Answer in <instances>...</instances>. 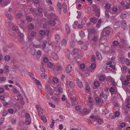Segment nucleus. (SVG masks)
I'll return each mask as SVG.
<instances>
[{"mask_svg":"<svg viewBox=\"0 0 130 130\" xmlns=\"http://www.w3.org/2000/svg\"><path fill=\"white\" fill-rule=\"evenodd\" d=\"M41 77L43 78H47V75L45 74L44 73H43L41 74Z\"/></svg>","mask_w":130,"mask_h":130,"instance_id":"nucleus-35","label":"nucleus"},{"mask_svg":"<svg viewBox=\"0 0 130 130\" xmlns=\"http://www.w3.org/2000/svg\"><path fill=\"white\" fill-rule=\"evenodd\" d=\"M98 18L96 17H92L90 18V20L91 22L93 24H95L97 22Z\"/></svg>","mask_w":130,"mask_h":130,"instance_id":"nucleus-15","label":"nucleus"},{"mask_svg":"<svg viewBox=\"0 0 130 130\" xmlns=\"http://www.w3.org/2000/svg\"><path fill=\"white\" fill-rule=\"evenodd\" d=\"M109 10L108 9H106L105 13V17L107 18H109L110 17V15L109 13Z\"/></svg>","mask_w":130,"mask_h":130,"instance_id":"nucleus-20","label":"nucleus"},{"mask_svg":"<svg viewBox=\"0 0 130 130\" xmlns=\"http://www.w3.org/2000/svg\"><path fill=\"white\" fill-rule=\"evenodd\" d=\"M71 37L72 40L73 42H74L75 39V35L73 34H72L71 35Z\"/></svg>","mask_w":130,"mask_h":130,"instance_id":"nucleus-61","label":"nucleus"},{"mask_svg":"<svg viewBox=\"0 0 130 130\" xmlns=\"http://www.w3.org/2000/svg\"><path fill=\"white\" fill-rule=\"evenodd\" d=\"M47 66L48 67L51 68L53 67V65L51 62H49L47 64Z\"/></svg>","mask_w":130,"mask_h":130,"instance_id":"nucleus-43","label":"nucleus"},{"mask_svg":"<svg viewBox=\"0 0 130 130\" xmlns=\"http://www.w3.org/2000/svg\"><path fill=\"white\" fill-rule=\"evenodd\" d=\"M78 23L76 21L74 22V24L73 25V26L74 28H76L78 26Z\"/></svg>","mask_w":130,"mask_h":130,"instance_id":"nucleus-51","label":"nucleus"},{"mask_svg":"<svg viewBox=\"0 0 130 130\" xmlns=\"http://www.w3.org/2000/svg\"><path fill=\"white\" fill-rule=\"evenodd\" d=\"M65 27L67 34L69 33L70 32V29L69 26L67 24H66L65 25Z\"/></svg>","mask_w":130,"mask_h":130,"instance_id":"nucleus-12","label":"nucleus"},{"mask_svg":"<svg viewBox=\"0 0 130 130\" xmlns=\"http://www.w3.org/2000/svg\"><path fill=\"white\" fill-rule=\"evenodd\" d=\"M80 35L81 38L84 37L85 36L84 32L82 31H81L80 32Z\"/></svg>","mask_w":130,"mask_h":130,"instance_id":"nucleus-46","label":"nucleus"},{"mask_svg":"<svg viewBox=\"0 0 130 130\" xmlns=\"http://www.w3.org/2000/svg\"><path fill=\"white\" fill-rule=\"evenodd\" d=\"M30 52L31 54L33 56H35L36 54V51L35 50H32L30 51Z\"/></svg>","mask_w":130,"mask_h":130,"instance_id":"nucleus-55","label":"nucleus"},{"mask_svg":"<svg viewBox=\"0 0 130 130\" xmlns=\"http://www.w3.org/2000/svg\"><path fill=\"white\" fill-rule=\"evenodd\" d=\"M61 43L63 45H65L67 44V41L65 39L62 40V41Z\"/></svg>","mask_w":130,"mask_h":130,"instance_id":"nucleus-52","label":"nucleus"},{"mask_svg":"<svg viewBox=\"0 0 130 130\" xmlns=\"http://www.w3.org/2000/svg\"><path fill=\"white\" fill-rule=\"evenodd\" d=\"M49 31L48 30H46V31L43 30H41L40 32V34L41 36H43L45 34H48Z\"/></svg>","mask_w":130,"mask_h":130,"instance_id":"nucleus-13","label":"nucleus"},{"mask_svg":"<svg viewBox=\"0 0 130 130\" xmlns=\"http://www.w3.org/2000/svg\"><path fill=\"white\" fill-rule=\"evenodd\" d=\"M95 15L98 17H99L100 15V10H98L97 11H96L95 12Z\"/></svg>","mask_w":130,"mask_h":130,"instance_id":"nucleus-36","label":"nucleus"},{"mask_svg":"<svg viewBox=\"0 0 130 130\" xmlns=\"http://www.w3.org/2000/svg\"><path fill=\"white\" fill-rule=\"evenodd\" d=\"M120 27L119 22H117L115 23L114 28L115 29H116L117 28H119Z\"/></svg>","mask_w":130,"mask_h":130,"instance_id":"nucleus-21","label":"nucleus"},{"mask_svg":"<svg viewBox=\"0 0 130 130\" xmlns=\"http://www.w3.org/2000/svg\"><path fill=\"white\" fill-rule=\"evenodd\" d=\"M8 111L9 113L12 114L13 113L14 111L12 109L10 108L8 110Z\"/></svg>","mask_w":130,"mask_h":130,"instance_id":"nucleus-64","label":"nucleus"},{"mask_svg":"<svg viewBox=\"0 0 130 130\" xmlns=\"http://www.w3.org/2000/svg\"><path fill=\"white\" fill-rule=\"evenodd\" d=\"M24 124V121L22 120L20 121L18 123V126L19 127H21Z\"/></svg>","mask_w":130,"mask_h":130,"instance_id":"nucleus-26","label":"nucleus"},{"mask_svg":"<svg viewBox=\"0 0 130 130\" xmlns=\"http://www.w3.org/2000/svg\"><path fill=\"white\" fill-rule=\"evenodd\" d=\"M76 81L77 85L79 87L81 88L83 87V84L81 81L79 79L77 78L76 79Z\"/></svg>","mask_w":130,"mask_h":130,"instance_id":"nucleus-5","label":"nucleus"},{"mask_svg":"<svg viewBox=\"0 0 130 130\" xmlns=\"http://www.w3.org/2000/svg\"><path fill=\"white\" fill-rule=\"evenodd\" d=\"M90 67L91 68L94 69L96 67V65L94 63H93L91 64Z\"/></svg>","mask_w":130,"mask_h":130,"instance_id":"nucleus-62","label":"nucleus"},{"mask_svg":"<svg viewBox=\"0 0 130 130\" xmlns=\"http://www.w3.org/2000/svg\"><path fill=\"white\" fill-rule=\"evenodd\" d=\"M55 51L54 52H56L57 53L58 52H59L60 51V50L61 47L60 46H55Z\"/></svg>","mask_w":130,"mask_h":130,"instance_id":"nucleus-16","label":"nucleus"},{"mask_svg":"<svg viewBox=\"0 0 130 130\" xmlns=\"http://www.w3.org/2000/svg\"><path fill=\"white\" fill-rule=\"evenodd\" d=\"M114 114L115 117H117L119 116L120 115V113L119 112L117 111L115 112Z\"/></svg>","mask_w":130,"mask_h":130,"instance_id":"nucleus-44","label":"nucleus"},{"mask_svg":"<svg viewBox=\"0 0 130 130\" xmlns=\"http://www.w3.org/2000/svg\"><path fill=\"white\" fill-rule=\"evenodd\" d=\"M66 55L67 57V58L68 59H69L70 53L69 51V50H68L67 51L65 52Z\"/></svg>","mask_w":130,"mask_h":130,"instance_id":"nucleus-34","label":"nucleus"},{"mask_svg":"<svg viewBox=\"0 0 130 130\" xmlns=\"http://www.w3.org/2000/svg\"><path fill=\"white\" fill-rule=\"evenodd\" d=\"M52 17L53 18L54 20L51 21L50 22V23L51 26H53L55 25L56 22L57 21V16L55 14H53Z\"/></svg>","mask_w":130,"mask_h":130,"instance_id":"nucleus-3","label":"nucleus"},{"mask_svg":"<svg viewBox=\"0 0 130 130\" xmlns=\"http://www.w3.org/2000/svg\"><path fill=\"white\" fill-rule=\"evenodd\" d=\"M55 38L56 41L57 42L60 40V38L58 34H56L55 35Z\"/></svg>","mask_w":130,"mask_h":130,"instance_id":"nucleus-22","label":"nucleus"},{"mask_svg":"<svg viewBox=\"0 0 130 130\" xmlns=\"http://www.w3.org/2000/svg\"><path fill=\"white\" fill-rule=\"evenodd\" d=\"M109 111L108 109L105 108L103 110L102 114L104 115H106L108 113Z\"/></svg>","mask_w":130,"mask_h":130,"instance_id":"nucleus-31","label":"nucleus"},{"mask_svg":"<svg viewBox=\"0 0 130 130\" xmlns=\"http://www.w3.org/2000/svg\"><path fill=\"white\" fill-rule=\"evenodd\" d=\"M90 112V111L88 109H85L83 111V114L84 115H85Z\"/></svg>","mask_w":130,"mask_h":130,"instance_id":"nucleus-19","label":"nucleus"},{"mask_svg":"<svg viewBox=\"0 0 130 130\" xmlns=\"http://www.w3.org/2000/svg\"><path fill=\"white\" fill-rule=\"evenodd\" d=\"M57 6L58 9H61V4L60 2H58L57 4Z\"/></svg>","mask_w":130,"mask_h":130,"instance_id":"nucleus-38","label":"nucleus"},{"mask_svg":"<svg viewBox=\"0 0 130 130\" xmlns=\"http://www.w3.org/2000/svg\"><path fill=\"white\" fill-rule=\"evenodd\" d=\"M66 83L67 84H69L70 87L72 88H74L75 85V83L72 81H70L69 83L68 82H67Z\"/></svg>","mask_w":130,"mask_h":130,"instance_id":"nucleus-10","label":"nucleus"},{"mask_svg":"<svg viewBox=\"0 0 130 130\" xmlns=\"http://www.w3.org/2000/svg\"><path fill=\"white\" fill-rule=\"evenodd\" d=\"M72 69V66L71 65L69 64L67 67L66 70L67 73H70Z\"/></svg>","mask_w":130,"mask_h":130,"instance_id":"nucleus-7","label":"nucleus"},{"mask_svg":"<svg viewBox=\"0 0 130 130\" xmlns=\"http://www.w3.org/2000/svg\"><path fill=\"white\" fill-rule=\"evenodd\" d=\"M109 117L110 119H114L116 118L114 114L111 113L109 115Z\"/></svg>","mask_w":130,"mask_h":130,"instance_id":"nucleus-32","label":"nucleus"},{"mask_svg":"<svg viewBox=\"0 0 130 130\" xmlns=\"http://www.w3.org/2000/svg\"><path fill=\"white\" fill-rule=\"evenodd\" d=\"M46 97L47 99H50V97L48 96H51L53 94V90L49 86H46Z\"/></svg>","mask_w":130,"mask_h":130,"instance_id":"nucleus-1","label":"nucleus"},{"mask_svg":"<svg viewBox=\"0 0 130 130\" xmlns=\"http://www.w3.org/2000/svg\"><path fill=\"white\" fill-rule=\"evenodd\" d=\"M99 79L101 81H103L105 79V77L103 75H101L99 77Z\"/></svg>","mask_w":130,"mask_h":130,"instance_id":"nucleus-54","label":"nucleus"},{"mask_svg":"<svg viewBox=\"0 0 130 130\" xmlns=\"http://www.w3.org/2000/svg\"><path fill=\"white\" fill-rule=\"evenodd\" d=\"M107 96V95L106 94L103 93H101L100 95V97L101 98H104V99H105V98H106Z\"/></svg>","mask_w":130,"mask_h":130,"instance_id":"nucleus-27","label":"nucleus"},{"mask_svg":"<svg viewBox=\"0 0 130 130\" xmlns=\"http://www.w3.org/2000/svg\"><path fill=\"white\" fill-rule=\"evenodd\" d=\"M87 20V18H84L81 21V24L84 25L86 23V21Z\"/></svg>","mask_w":130,"mask_h":130,"instance_id":"nucleus-28","label":"nucleus"},{"mask_svg":"<svg viewBox=\"0 0 130 130\" xmlns=\"http://www.w3.org/2000/svg\"><path fill=\"white\" fill-rule=\"evenodd\" d=\"M102 22V20L101 19H100L99 20L98 22L96 23V26L97 27H98L100 25Z\"/></svg>","mask_w":130,"mask_h":130,"instance_id":"nucleus-37","label":"nucleus"},{"mask_svg":"<svg viewBox=\"0 0 130 130\" xmlns=\"http://www.w3.org/2000/svg\"><path fill=\"white\" fill-rule=\"evenodd\" d=\"M29 75L30 76L31 78L32 79L35 78L34 75L33 73L31 72H29Z\"/></svg>","mask_w":130,"mask_h":130,"instance_id":"nucleus-53","label":"nucleus"},{"mask_svg":"<svg viewBox=\"0 0 130 130\" xmlns=\"http://www.w3.org/2000/svg\"><path fill=\"white\" fill-rule=\"evenodd\" d=\"M73 52L74 54H76L78 52V50L77 49H74Z\"/></svg>","mask_w":130,"mask_h":130,"instance_id":"nucleus-48","label":"nucleus"},{"mask_svg":"<svg viewBox=\"0 0 130 130\" xmlns=\"http://www.w3.org/2000/svg\"><path fill=\"white\" fill-rule=\"evenodd\" d=\"M119 43L117 41H115L113 42V45L115 46L117 45Z\"/></svg>","mask_w":130,"mask_h":130,"instance_id":"nucleus-59","label":"nucleus"},{"mask_svg":"<svg viewBox=\"0 0 130 130\" xmlns=\"http://www.w3.org/2000/svg\"><path fill=\"white\" fill-rule=\"evenodd\" d=\"M18 29V27L17 26H14L12 27V29L14 31H17Z\"/></svg>","mask_w":130,"mask_h":130,"instance_id":"nucleus-39","label":"nucleus"},{"mask_svg":"<svg viewBox=\"0 0 130 130\" xmlns=\"http://www.w3.org/2000/svg\"><path fill=\"white\" fill-rule=\"evenodd\" d=\"M42 52L41 51L38 50L37 54V57L38 58H39L41 55Z\"/></svg>","mask_w":130,"mask_h":130,"instance_id":"nucleus-23","label":"nucleus"},{"mask_svg":"<svg viewBox=\"0 0 130 130\" xmlns=\"http://www.w3.org/2000/svg\"><path fill=\"white\" fill-rule=\"evenodd\" d=\"M36 35V33L34 31H32L30 33V35L32 37H35Z\"/></svg>","mask_w":130,"mask_h":130,"instance_id":"nucleus-56","label":"nucleus"},{"mask_svg":"<svg viewBox=\"0 0 130 130\" xmlns=\"http://www.w3.org/2000/svg\"><path fill=\"white\" fill-rule=\"evenodd\" d=\"M98 36L96 35H94L92 39V40L94 42H96L98 41Z\"/></svg>","mask_w":130,"mask_h":130,"instance_id":"nucleus-14","label":"nucleus"},{"mask_svg":"<svg viewBox=\"0 0 130 130\" xmlns=\"http://www.w3.org/2000/svg\"><path fill=\"white\" fill-rule=\"evenodd\" d=\"M125 6L126 9H129L130 8V3H126V4H125Z\"/></svg>","mask_w":130,"mask_h":130,"instance_id":"nucleus-49","label":"nucleus"},{"mask_svg":"<svg viewBox=\"0 0 130 130\" xmlns=\"http://www.w3.org/2000/svg\"><path fill=\"white\" fill-rule=\"evenodd\" d=\"M105 7L106 9H110L111 8V5L108 3H107L105 5Z\"/></svg>","mask_w":130,"mask_h":130,"instance_id":"nucleus-29","label":"nucleus"},{"mask_svg":"<svg viewBox=\"0 0 130 130\" xmlns=\"http://www.w3.org/2000/svg\"><path fill=\"white\" fill-rule=\"evenodd\" d=\"M28 27L30 29H32L34 28V25L32 24H30L28 25Z\"/></svg>","mask_w":130,"mask_h":130,"instance_id":"nucleus-50","label":"nucleus"},{"mask_svg":"<svg viewBox=\"0 0 130 130\" xmlns=\"http://www.w3.org/2000/svg\"><path fill=\"white\" fill-rule=\"evenodd\" d=\"M127 13H126L124 12L121 14L120 17L122 19H124L126 18L127 16Z\"/></svg>","mask_w":130,"mask_h":130,"instance_id":"nucleus-24","label":"nucleus"},{"mask_svg":"<svg viewBox=\"0 0 130 130\" xmlns=\"http://www.w3.org/2000/svg\"><path fill=\"white\" fill-rule=\"evenodd\" d=\"M38 115L40 117L42 115H43V110H41L40 111H38Z\"/></svg>","mask_w":130,"mask_h":130,"instance_id":"nucleus-40","label":"nucleus"},{"mask_svg":"<svg viewBox=\"0 0 130 130\" xmlns=\"http://www.w3.org/2000/svg\"><path fill=\"white\" fill-rule=\"evenodd\" d=\"M88 31L89 32L88 38L89 39L91 38L92 35L95 33V30L94 29L90 28L88 29Z\"/></svg>","mask_w":130,"mask_h":130,"instance_id":"nucleus-2","label":"nucleus"},{"mask_svg":"<svg viewBox=\"0 0 130 130\" xmlns=\"http://www.w3.org/2000/svg\"><path fill=\"white\" fill-rule=\"evenodd\" d=\"M40 118H41V119L42 120L44 123H45L47 122L46 118L44 115H42Z\"/></svg>","mask_w":130,"mask_h":130,"instance_id":"nucleus-25","label":"nucleus"},{"mask_svg":"<svg viewBox=\"0 0 130 130\" xmlns=\"http://www.w3.org/2000/svg\"><path fill=\"white\" fill-rule=\"evenodd\" d=\"M18 34L20 38H22L24 37V35L23 34L20 32H19Z\"/></svg>","mask_w":130,"mask_h":130,"instance_id":"nucleus-57","label":"nucleus"},{"mask_svg":"<svg viewBox=\"0 0 130 130\" xmlns=\"http://www.w3.org/2000/svg\"><path fill=\"white\" fill-rule=\"evenodd\" d=\"M54 67L56 66V69L57 71L60 70L62 69V68L60 66H57L56 65L55 66H54Z\"/></svg>","mask_w":130,"mask_h":130,"instance_id":"nucleus-45","label":"nucleus"},{"mask_svg":"<svg viewBox=\"0 0 130 130\" xmlns=\"http://www.w3.org/2000/svg\"><path fill=\"white\" fill-rule=\"evenodd\" d=\"M10 1H6L4 3L2 4V6H5L10 3Z\"/></svg>","mask_w":130,"mask_h":130,"instance_id":"nucleus-33","label":"nucleus"},{"mask_svg":"<svg viewBox=\"0 0 130 130\" xmlns=\"http://www.w3.org/2000/svg\"><path fill=\"white\" fill-rule=\"evenodd\" d=\"M52 57L54 59L57 60L58 59V57L57 53L53 52L52 53Z\"/></svg>","mask_w":130,"mask_h":130,"instance_id":"nucleus-6","label":"nucleus"},{"mask_svg":"<svg viewBox=\"0 0 130 130\" xmlns=\"http://www.w3.org/2000/svg\"><path fill=\"white\" fill-rule=\"evenodd\" d=\"M119 60L121 63L123 64L124 63V57L122 56H121L119 57Z\"/></svg>","mask_w":130,"mask_h":130,"instance_id":"nucleus-18","label":"nucleus"},{"mask_svg":"<svg viewBox=\"0 0 130 130\" xmlns=\"http://www.w3.org/2000/svg\"><path fill=\"white\" fill-rule=\"evenodd\" d=\"M96 57L98 58L99 60H100L101 59V56L100 53L99 52H96Z\"/></svg>","mask_w":130,"mask_h":130,"instance_id":"nucleus-30","label":"nucleus"},{"mask_svg":"<svg viewBox=\"0 0 130 130\" xmlns=\"http://www.w3.org/2000/svg\"><path fill=\"white\" fill-rule=\"evenodd\" d=\"M125 63L126 64L129 66L130 65V60L129 59H126L125 60Z\"/></svg>","mask_w":130,"mask_h":130,"instance_id":"nucleus-47","label":"nucleus"},{"mask_svg":"<svg viewBox=\"0 0 130 130\" xmlns=\"http://www.w3.org/2000/svg\"><path fill=\"white\" fill-rule=\"evenodd\" d=\"M9 66H5L4 67V70L6 72H8L9 71Z\"/></svg>","mask_w":130,"mask_h":130,"instance_id":"nucleus-60","label":"nucleus"},{"mask_svg":"<svg viewBox=\"0 0 130 130\" xmlns=\"http://www.w3.org/2000/svg\"><path fill=\"white\" fill-rule=\"evenodd\" d=\"M10 57L9 56H6L5 58V60L7 61H8L10 60Z\"/></svg>","mask_w":130,"mask_h":130,"instance_id":"nucleus-63","label":"nucleus"},{"mask_svg":"<svg viewBox=\"0 0 130 130\" xmlns=\"http://www.w3.org/2000/svg\"><path fill=\"white\" fill-rule=\"evenodd\" d=\"M24 102L23 100L21 101L20 103L17 105V107L19 109L22 108L24 105Z\"/></svg>","mask_w":130,"mask_h":130,"instance_id":"nucleus-8","label":"nucleus"},{"mask_svg":"<svg viewBox=\"0 0 130 130\" xmlns=\"http://www.w3.org/2000/svg\"><path fill=\"white\" fill-rule=\"evenodd\" d=\"M109 91L111 92L116 93L117 90L115 87H112L110 88Z\"/></svg>","mask_w":130,"mask_h":130,"instance_id":"nucleus-9","label":"nucleus"},{"mask_svg":"<svg viewBox=\"0 0 130 130\" xmlns=\"http://www.w3.org/2000/svg\"><path fill=\"white\" fill-rule=\"evenodd\" d=\"M92 9L93 10L94 12L100 10L97 6L95 5H92Z\"/></svg>","mask_w":130,"mask_h":130,"instance_id":"nucleus-17","label":"nucleus"},{"mask_svg":"<svg viewBox=\"0 0 130 130\" xmlns=\"http://www.w3.org/2000/svg\"><path fill=\"white\" fill-rule=\"evenodd\" d=\"M103 32L106 36L109 35L110 33V28L108 27H106L103 30Z\"/></svg>","mask_w":130,"mask_h":130,"instance_id":"nucleus-4","label":"nucleus"},{"mask_svg":"<svg viewBox=\"0 0 130 130\" xmlns=\"http://www.w3.org/2000/svg\"><path fill=\"white\" fill-rule=\"evenodd\" d=\"M47 43V41L46 40H44L43 42L42 47L44 48L46 46Z\"/></svg>","mask_w":130,"mask_h":130,"instance_id":"nucleus-42","label":"nucleus"},{"mask_svg":"<svg viewBox=\"0 0 130 130\" xmlns=\"http://www.w3.org/2000/svg\"><path fill=\"white\" fill-rule=\"evenodd\" d=\"M63 11L64 13H66L67 11V6L65 3H63L62 5Z\"/></svg>","mask_w":130,"mask_h":130,"instance_id":"nucleus-11","label":"nucleus"},{"mask_svg":"<svg viewBox=\"0 0 130 130\" xmlns=\"http://www.w3.org/2000/svg\"><path fill=\"white\" fill-rule=\"evenodd\" d=\"M53 82L57 84L58 82V79L56 77H54L53 79Z\"/></svg>","mask_w":130,"mask_h":130,"instance_id":"nucleus-41","label":"nucleus"},{"mask_svg":"<svg viewBox=\"0 0 130 130\" xmlns=\"http://www.w3.org/2000/svg\"><path fill=\"white\" fill-rule=\"evenodd\" d=\"M11 122L13 124H14L16 123V120L15 119H11Z\"/></svg>","mask_w":130,"mask_h":130,"instance_id":"nucleus-58","label":"nucleus"}]
</instances>
